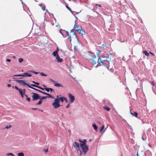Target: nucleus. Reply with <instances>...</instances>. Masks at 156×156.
<instances>
[{
	"label": "nucleus",
	"instance_id": "f704fd0d",
	"mask_svg": "<svg viewBox=\"0 0 156 156\" xmlns=\"http://www.w3.org/2000/svg\"><path fill=\"white\" fill-rule=\"evenodd\" d=\"M28 87H29V88H31V89H34V90H35V89H36V88H34V87H32L31 86H30L29 84L28 85Z\"/></svg>",
	"mask_w": 156,
	"mask_h": 156
},
{
	"label": "nucleus",
	"instance_id": "2f4dec72",
	"mask_svg": "<svg viewBox=\"0 0 156 156\" xmlns=\"http://www.w3.org/2000/svg\"><path fill=\"white\" fill-rule=\"evenodd\" d=\"M7 155H10L12 156H15L12 153H9L7 154Z\"/></svg>",
	"mask_w": 156,
	"mask_h": 156
},
{
	"label": "nucleus",
	"instance_id": "052dcab7",
	"mask_svg": "<svg viewBox=\"0 0 156 156\" xmlns=\"http://www.w3.org/2000/svg\"><path fill=\"white\" fill-rule=\"evenodd\" d=\"M96 5H98L99 7H101V5H100L96 4Z\"/></svg>",
	"mask_w": 156,
	"mask_h": 156
},
{
	"label": "nucleus",
	"instance_id": "37998d69",
	"mask_svg": "<svg viewBox=\"0 0 156 156\" xmlns=\"http://www.w3.org/2000/svg\"><path fill=\"white\" fill-rule=\"evenodd\" d=\"M15 88L17 90H19L20 89L17 86H15Z\"/></svg>",
	"mask_w": 156,
	"mask_h": 156
},
{
	"label": "nucleus",
	"instance_id": "72a5a7b5",
	"mask_svg": "<svg viewBox=\"0 0 156 156\" xmlns=\"http://www.w3.org/2000/svg\"><path fill=\"white\" fill-rule=\"evenodd\" d=\"M40 74L42 76H47V75L45 74H44L43 73H40Z\"/></svg>",
	"mask_w": 156,
	"mask_h": 156
},
{
	"label": "nucleus",
	"instance_id": "bf43d9fd",
	"mask_svg": "<svg viewBox=\"0 0 156 156\" xmlns=\"http://www.w3.org/2000/svg\"><path fill=\"white\" fill-rule=\"evenodd\" d=\"M25 96L26 97V98H28V95L26 94H25Z\"/></svg>",
	"mask_w": 156,
	"mask_h": 156
},
{
	"label": "nucleus",
	"instance_id": "6e6552de",
	"mask_svg": "<svg viewBox=\"0 0 156 156\" xmlns=\"http://www.w3.org/2000/svg\"><path fill=\"white\" fill-rule=\"evenodd\" d=\"M90 59L91 60V62L94 64H96L98 61V58H97L96 57L94 58H90Z\"/></svg>",
	"mask_w": 156,
	"mask_h": 156
},
{
	"label": "nucleus",
	"instance_id": "4c0bfd02",
	"mask_svg": "<svg viewBox=\"0 0 156 156\" xmlns=\"http://www.w3.org/2000/svg\"><path fill=\"white\" fill-rule=\"evenodd\" d=\"M66 33L67 36H69L70 38H71V36L69 35V32L68 31H66Z\"/></svg>",
	"mask_w": 156,
	"mask_h": 156
},
{
	"label": "nucleus",
	"instance_id": "20e7f679",
	"mask_svg": "<svg viewBox=\"0 0 156 156\" xmlns=\"http://www.w3.org/2000/svg\"><path fill=\"white\" fill-rule=\"evenodd\" d=\"M68 97L69 101V103H73L75 99V97L70 93H69Z\"/></svg>",
	"mask_w": 156,
	"mask_h": 156
},
{
	"label": "nucleus",
	"instance_id": "dca6fc26",
	"mask_svg": "<svg viewBox=\"0 0 156 156\" xmlns=\"http://www.w3.org/2000/svg\"><path fill=\"white\" fill-rule=\"evenodd\" d=\"M54 86L58 87H63V86L61 84L59 83H55Z\"/></svg>",
	"mask_w": 156,
	"mask_h": 156
},
{
	"label": "nucleus",
	"instance_id": "c756f323",
	"mask_svg": "<svg viewBox=\"0 0 156 156\" xmlns=\"http://www.w3.org/2000/svg\"><path fill=\"white\" fill-rule=\"evenodd\" d=\"M74 30H75V29H73L71 30L70 32H71V33H73L74 35H75L76 36V34H75V33L74 31Z\"/></svg>",
	"mask_w": 156,
	"mask_h": 156
},
{
	"label": "nucleus",
	"instance_id": "1a4fd4ad",
	"mask_svg": "<svg viewBox=\"0 0 156 156\" xmlns=\"http://www.w3.org/2000/svg\"><path fill=\"white\" fill-rule=\"evenodd\" d=\"M56 61L58 63L62 62L63 59L60 58L58 55H57L56 58Z\"/></svg>",
	"mask_w": 156,
	"mask_h": 156
},
{
	"label": "nucleus",
	"instance_id": "6e6d98bb",
	"mask_svg": "<svg viewBox=\"0 0 156 156\" xmlns=\"http://www.w3.org/2000/svg\"><path fill=\"white\" fill-rule=\"evenodd\" d=\"M50 90L51 92L52 91H54V90H53L52 89L50 88Z\"/></svg>",
	"mask_w": 156,
	"mask_h": 156
},
{
	"label": "nucleus",
	"instance_id": "f257e3e1",
	"mask_svg": "<svg viewBox=\"0 0 156 156\" xmlns=\"http://www.w3.org/2000/svg\"><path fill=\"white\" fill-rule=\"evenodd\" d=\"M97 62L100 66L105 65L107 66H108L109 63V62L107 60V58L105 57H98Z\"/></svg>",
	"mask_w": 156,
	"mask_h": 156
},
{
	"label": "nucleus",
	"instance_id": "49530a36",
	"mask_svg": "<svg viewBox=\"0 0 156 156\" xmlns=\"http://www.w3.org/2000/svg\"><path fill=\"white\" fill-rule=\"evenodd\" d=\"M151 84L153 86H154L155 85V83H154V82H151Z\"/></svg>",
	"mask_w": 156,
	"mask_h": 156
},
{
	"label": "nucleus",
	"instance_id": "9d476101",
	"mask_svg": "<svg viewBox=\"0 0 156 156\" xmlns=\"http://www.w3.org/2000/svg\"><path fill=\"white\" fill-rule=\"evenodd\" d=\"M130 114L133 116L136 117V118H138V113L132 111V110H130Z\"/></svg>",
	"mask_w": 156,
	"mask_h": 156
},
{
	"label": "nucleus",
	"instance_id": "2eb2a0df",
	"mask_svg": "<svg viewBox=\"0 0 156 156\" xmlns=\"http://www.w3.org/2000/svg\"><path fill=\"white\" fill-rule=\"evenodd\" d=\"M65 98V97H59V98H57L58 100L59 101V103H60V101H61L62 102H63L64 101V98Z\"/></svg>",
	"mask_w": 156,
	"mask_h": 156
},
{
	"label": "nucleus",
	"instance_id": "0e129e2a",
	"mask_svg": "<svg viewBox=\"0 0 156 156\" xmlns=\"http://www.w3.org/2000/svg\"><path fill=\"white\" fill-rule=\"evenodd\" d=\"M35 90H37V91H38V90H38L37 89H35Z\"/></svg>",
	"mask_w": 156,
	"mask_h": 156
},
{
	"label": "nucleus",
	"instance_id": "e2e57ef3",
	"mask_svg": "<svg viewBox=\"0 0 156 156\" xmlns=\"http://www.w3.org/2000/svg\"><path fill=\"white\" fill-rule=\"evenodd\" d=\"M150 53L151 54H152V55H154V54L152 53L151 52H150Z\"/></svg>",
	"mask_w": 156,
	"mask_h": 156
},
{
	"label": "nucleus",
	"instance_id": "aec40b11",
	"mask_svg": "<svg viewBox=\"0 0 156 156\" xmlns=\"http://www.w3.org/2000/svg\"><path fill=\"white\" fill-rule=\"evenodd\" d=\"M66 8L69 10L73 14V12L71 9L69 7L68 5H66Z\"/></svg>",
	"mask_w": 156,
	"mask_h": 156
},
{
	"label": "nucleus",
	"instance_id": "c9c22d12",
	"mask_svg": "<svg viewBox=\"0 0 156 156\" xmlns=\"http://www.w3.org/2000/svg\"><path fill=\"white\" fill-rule=\"evenodd\" d=\"M31 86L37 88H38V86L34 84H31Z\"/></svg>",
	"mask_w": 156,
	"mask_h": 156
},
{
	"label": "nucleus",
	"instance_id": "6ab92c4d",
	"mask_svg": "<svg viewBox=\"0 0 156 156\" xmlns=\"http://www.w3.org/2000/svg\"><path fill=\"white\" fill-rule=\"evenodd\" d=\"M48 98V96H43V97H40L39 98V99L42 100H44L47 98Z\"/></svg>",
	"mask_w": 156,
	"mask_h": 156
},
{
	"label": "nucleus",
	"instance_id": "4be33fe9",
	"mask_svg": "<svg viewBox=\"0 0 156 156\" xmlns=\"http://www.w3.org/2000/svg\"><path fill=\"white\" fill-rule=\"evenodd\" d=\"M104 108L108 111H109L110 110V109L109 107L106 106L104 107Z\"/></svg>",
	"mask_w": 156,
	"mask_h": 156
},
{
	"label": "nucleus",
	"instance_id": "bb28decb",
	"mask_svg": "<svg viewBox=\"0 0 156 156\" xmlns=\"http://www.w3.org/2000/svg\"><path fill=\"white\" fill-rule=\"evenodd\" d=\"M81 34L82 35H84L85 34V31L84 30H83L82 29H81Z\"/></svg>",
	"mask_w": 156,
	"mask_h": 156
},
{
	"label": "nucleus",
	"instance_id": "680f3d73",
	"mask_svg": "<svg viewBox=\"0 0 156 156\" xmlns=\"http://www.w3.org/2000/svg\"><path fill=\"white\" fill-rule=\"evenodd\" d=\"M32 109H33V110H36V109H37V108H32Z\"/></svg>",
	"mask_w": 156,
	"mask_h": 156
},
{
	"label": "nucleus",
	"instance_id": "09e8293b",
	"mask_svg": "<svg viewBox=\"0 0 156 156\" xmlns=\"http://www.w3.org/2000/svg\"><path fill=\"white\" fill-rule=\"evenodd\" d=\"M50 81H51L52 82H53V83H55V81H54V80H53L52 79H50Z\"/></svg>",
	"mask_w": 156,
	"mask_h": 156
},
{
	"label": "nucleus",
	"instance_id": "79ce46f5",
	"mask_svg": "<svg viewBox=\"0 0 156 156\" xmlns=\"http://www.w3.org/2000/svg\"><path fill=\"white\" fill-rule=\"evenodd\" d=\"M70 106L69 103L66 106V108H68Z\"/></svg>",
	"mask_w": 156,
	"mask_h": 156
},
{
	"label": "nucleus",
	"instance_id": "4468645a",
	"mask_svg": "<svg viewBox=\"0 0 156 156\" xmlns=\"http://www.w3.org/2000/svg\"><path fill=\"white\" fill-rule=\"evenodd\" d=\"M39 5L41 7L42 9L43 10H46V12H48V10L45 9V5H42V4H39Z\"/></svg>",
	"mask_w": 156,
	"mask_h": 156
},
{
	"label": "nucleus",
	"instance_id": "3c124183",
	"mask_svg": "<svg viewBox=\"0 0 156 156\" xmlns=\"http://www.w3.org/2000/svg\"><path fill=\"white\" fill-rule=\"evenodd\" d=\"M142 139L143 140H146V138H144L143 136H142Z\"/></svg>",
	"mask_w": 156,
	"mask_h": 156
},
{
	"label": "nucleus",
	"instance_id": "5701e85b",
	"mask_svg": "<svg viewBox=\"0 0 156 156\" xmlns=\"http://www.w3.org/2000/svg\"><path fill=\"white\" fill-rule=\"evenodd\" d=\"M18 156H24V154L23 152H20L18 154Z\"/></svg>",
	"mask_w": 156,
	"mask_h": 156
},
{
	"label": "nucleus",
	"instance_id": "69168bd1",
	"mask_svg": "<svg viewBox=\"0 0 156 156\" xmlns=\"http://www.w3.org/2000/svg\"><path fill=\"white\" fill-rule=\"evenodd\" d=\"M60 33L63 35V34L62 33V32H61V30H60Z\"/></svg>",
	"mask_w": 156,
	"mask_h": 156
},
{
	"label": "nucleus",
	"instance_id": "cd10ccee",
	"mask_svg": "<svg viewBox=\"0 0 156 156\" xmlns=\"http://www.w3.org/2000/svg\"><path fill=\"white\" fill-rule=\"evenodd\" d=\"M23 61V59L22 58H19L18 61L20 63H21Z\"/></svg>",
	"mask_w": 156,
	"mask_h": 156
},
{
	"label": "nucleus",
	"instance_id": "b1692460",
	"mask_svg": "<svg viewBox=\"0 0 156 156\" xmlns=\"http://www.w3.org/2000/svg\"><path fill=\"white\" fill-rule=\"evenodd\" d=\"M143 53L144 54L146 55L147 56H148L149 55V53H148L147 51H144Z\"/></svg>",
	"mask_w": 156,
	"mask_h": 156
},
{
	"label": "nucleus",
	"instance_id": "f8f14e48",
	"mask_svg": "<svg viewBox=\"0 0 156 156\" xmlns=\"http://www.w3.org/2000/svg\"><path fill=\"white\" fill-rule=\"evenodd\" d=\"M23 77H31L32 76L31 74H30L28 73L25 72L23 74Z\"/></svg>",
	"mask_w": 156,
	"mask_h": 156
},
{
	"label": "nucleus",
	"instance_id": "58836bf2",
	"mask_svg": "<svg viewBox=\"0 0 156 156\" xmlns=\"http://www.w3.org/2000/svg\"><path fill=\"white\" fill-rule=\"evenodd\" d=\"M32 82H33L34 83V84H37V85H39V83H38L36 82H35V81H32Z\"/></svg>",
	"mask_w": 156,
	"mask_h": 156
},
{
	"label": "nucleus",
	"instance_id": "a878e982",
	"mask_svg": "<svg viewBox=\"0 0 156 156\" xmlns=\"http://www.w3.org/2000/svg\"><path fill=\"white\" fill-rule=\"evenodd\" d=\"M28 72H31V73H34L36 74H37L39 73H38V72H34L32 70H30V71H28Z\"/></svg>",
	"mask_w": 156,
	"mask_h": 156
},
{
	"label": "nucleus",
	"instance_id": "39448f33",
	"mask_svg": "<svg viewBox=\"0 0 156 156\" xmlns=\"http://www.w3.org/2000/svg\"><path fill=\"white\" fill-rule=\"evenodd\" d=\"M32 94H33L32 96V100L33 101L39 99L40 98L39 95L37 94L34 93H32Z\"/></svg>",
	"mask_w": 156,
	"mask_h": 156
},
{
	"label": "nucleus",
	"instance_id": "393cba45",
	"mask_svg": "<svg viewBox=\"0 0 156 156\" xmlns=\"http://www.w3.org/2000/svg\"><path fill=\"white\" fill-rule=\"evenodd\" d=\"M44 86L45 87V89L48 92H49L50 91V88H47L45 86Z\"/></svg>",
	"mask_w": 156,
	"mask_h": 156
},
{
	"label": "nucleus",
	"instance_id": "13d9d810",
	"mask_svg": "<svg viewBox=\"0 0 156 156\" xmlns=\"http://www.w3.org/2000/svg\"><path fill=\"white\" fill-rule=\"evenodd\" d=\"M25 94H22V95H21V97H22V98H23V97H24V95H25Z\"/></svg>",
	"mask_w": 156,
	"mask_h": 156
},
{
	"label": "nucleus",
	"instance_id": "a18cd8bd",
	"mask_svg": "<svg viewBox=\"0 0 156 156\" xmlns=\"http://www.w3.org/2000/svg\"><path fill=\"white\" fill-rule=\"evenodd\" d=\"M81 141L83 142H84L85 143V144H86V140H81Z\"/></svg>",
	"mask_w": 156,
	"mask_h": 156
},
{
	"label": "nucleus",
	"instance_id": "ddd939ff",
	"mask_svg": "<svg viewBox=\"0 0 156 156\" xmlns=\"http://www.w3.org/2000/svg\"><path fill=\"white\" fill-rule=\"evenodd\" d=\"M19 92L21 95H22V94H25V89H23L22 90V89H20L19 90Z\"/></svg>",
	"mask_w": 156,
	"mask_h": 156
},
{
	"label": "nucleus",
	"instance_id": "a19ab883",
	"mask_svg": "<svg viewBox=\"0 0 156 156\" xmlns=\"http://www.w3.org/2000/svg\"><path fill=\"white\" fill-rule=\"evenodd\" d=\"M11 126H6L5 128H7V129H8L9 128L11 127Z\"/></svg>",
	"mask_w": 156,
	"mask_h": 156
},
{
	"label": "nucleus",
	"instance_id": "5fc2aeb1",
	"mask_svg": "<svg viewBox=\"0 0 156 156\" xmlns=\"http://www.w3.org/2000/svg\"><path fill=\"white\" fill-rule=\"evenodd\" d=\"M58 50H59V49H58V48L57 47V48L56 50H55V51H57V52H58Z\"/></svg>",
	"mask_w": 156,
	"mask_h": 156
},
{
	"label": "nucleus",
	"instance_id": "864d4df0",
	"mask_svg": "<svg viewBox=\"0 0 156 156\" xmlns=\"http://www.w3.org/2000/svg\"><path fill=\"white\" fill-rule=\"evenodd\" d=\"M7 86L8 87H9L11 86V85L10 84H8L7 85Z\"/></svg>",
	"mask_w": 156,
	"mask_h": 156
},
{
	"label": "nucleus",
	"instance_id": "0eeeda50",
	"mask_svg": "<svg viewBox=\"0 0 156 156\" xmlns=\"http://www.w3.org/2000/svg\"><path fill=\"white\" fill-rule=\"evenodd\" d=\"M16 81L22 85H26L28 86V84L25 83L23 80H16Z\"/></svg>",
	"mask_w": 156,
	"mask_h": 156
},
{
	"label": "nucleus",
	"instance_id": "8fccbe9b",
	"mask_svg": "<svg viewBox=\"0 0 156 156\" xmlns=\"http://www.w3.org/2000/svg\"><path fill=\"white\" fill-rule=\"evenodd\" d=\"M6 61L8 62H10L11 61V60L10 59H7Z\"/></svg>",
	"mask_w": 156,
	"mask_h": 156
},
{
	"label": "nucleus",
	"instance_id": "603ef678",
	"mask_svg": "<svg viewBox=\"0 0 156 156\" xmlns=\"http://www.w3.org/2000/svg\"><path fill=\"white\" fill-rule=\"evenodd\" d=\"M41 93L43 94H44V95H46V94H47V93L43 92V91H42L41 92Z\"/></svg>",
	"mask_w": 156,
	"mask_h": 156
},
{
	"label": "nucleus",
	"instance_id": "412c9836",
	"mask_svg": "<svg viewBox=\"0 0 156 156\" xmlns=\"http://www.w3.org/2000/svg\"><path fill=\"white\" fill-rule=\"evenodd\" d=\"M52 55H54V56H57L58 55V52H57V51H55L52 53Z\"/></svg>",
	"mask_w": 156,
	"mask_h": 156
},
{
	"label": "nucleus",
	"instance_id": "f3484780",
	"mask_svg": "<svg viewBox=\"0 0 156 156\" xmlns=\"http://www.w3.org/2000/svg\"><path fill=\"white\" fill-rule=\"evenodd\" d=\"M92 126L93 127L94 130L97 131L98 129V127L95 123H94L92 125Z\"/></svg>",
	"mask_w": 156,
	"mask_h": 156
},
{
	"label": "nucleus",
	"instance_id": "ea45409f",
	"mask_svg": "<svg viewBox=\"0 0 156 156\" xmlns=\"http://www.w3.org/2000/svg\"><path fill=\"white\" fill-rule=\"evenodd\" d=\"M46 95H47L48 96V98H52V96L51 94H48L47 93V94H46Z\"/></svg>",
	"mask_w": 156,
	"mask_h": 156
},
{
	"label": "nucleus",
	"instance_id": "774afa93",
	"mask_svg": "<svg viewBox=\"0 0 156 156\" xmlns=\"http://www.w3.org/2000/svg\"><path fill=\"white\" fill-rule=\"evenodd\" d=\"M56 97H57V98H59L58 97V95L56 96Z\"/></svg>",
	"mask_w": 156,
	"mask_h": 156
},
{
	"label": "nucleus",
	"instance_id": "423d86ee",
	"mask_svg": "<svg viewBox=\"0 0 156 156\" xmlns=\"http://www.w3.org/2000/svg\"><path fill=\"white\" fill-rule=\"evenodd\" d=\"M73 145L76 149L77 150H80V147L79 143H77L76 142H75L73 143Z\"/></svg>",
	"mask_w": 156,
	"mask_h": 156
},
{
	"label": "nucleus",
	"instance_id": "7c9ffc66",
	"mask_svg": "<svg viewBox=\"0 0 156 156\" xmlns=\"http://www.w3.org/2000/svg\"><path fill=\"white\" fill-rule=\"evenodd\" d=\"M42 102V101L40 100L36 104V105H41Z\"/></svg>",
	"mask_w": 156,
	"mask_h": 156
},
{
	"label": "nucleus",
	"instance_id": "9b49d317",
	"mask_svg": "<svg viewBox=\"0 0 156 156\" xmlns=\"http://www.w3.org/2000/svg\"><path fill=\"white\" fill-rule=\"evenodd\" d=\"M78 25H75L74 26V27L75 28V29L77 31L79 34H81V30L78 29H76V28H78Z\"/></svg>",
	"mask_w": 156,
	"mask_h": 156
},
{
	"label": "nucleus",
	"instance_id": "a211bd4d",
	"mask_svg": "<svg viewBox=\"0 0 156 156\" xmlns=\"http://www.w3.org/2000/svg\"><path fill=\"white\" fill-rule=\"evenodd\" d=\"M90 58H94L96 57L95 55L93 53H90L89 55Z\"/></svg>",
	"mask_w": 156,
	"mask_h": 156
},
{
	"label": "nucleus",
	"instance_id": "c03bdc74",
	"mask_svg": "<svg viewBox=\"0 0 156 156\" xmlns=\"http://www.w3.org/2000/svg\"><path fill=\"white\" fill-rule=\"evenodd\" d=\"M26 99H27V101H29H29H30V98H28H28H27Z\"/></svg>",
	"mask_w": 156,
	"mask_h": 156
},
{
	"label": "nucleus",
	"instance_id": "f03ea898",
	"mask_svg": "<svg viewBox=\"0 0 156 156\" xmlns=\"http://www.w3.org/2000/svg\"><path fill=\"white\" fill-rule=\"evenodd\" d=\"M79 141L80 143V147L81 148L83 152L85 154H86L88 150V146L86 144H85L84 142L81 141L80 139H79Z\"/></svg>",
	"mask_w": 156,
	"mask_h": 156
},
{
	"label": "nucleus",
	"instance_id": "c85d7f7f",
	"mask_svg": "<svg viewBox=\"0 0 156 156\" xmlns=\"http://www.w3.org/2000/svg\"><path fill=\"white\" fill-rule=\"evenodd\" d=\"M104 128V125H103V126L101 127V129H100V132H102V131H103Z\"/></svg>",
	"mask_w": 156,
	"mask_h": 156
},
{
	"label": "nucleus",
	"instance_id": "4d7b16f0",
	"mask_svg": "<svg viewBox=\"0 0 156 156\" xmlns=\"http://www.w3.org/2000/svg\"><path fill=\"white\" fill-rule=\"evenodd\" d=\"M44 151H45L46 153L48 151V149H47V150H45V149H44Z\"/></svg>",
	"mask_w": 156,
	"mask_h": 156
},
{
	"label": "nucleus",
	"instance_id": "7ed1b4c3",
	"mask_svg": "<svg viewBox=\"0 0 156 156\" xmlns=\"http://www.w3.org/2000/svg\"><path fill=\"white\" fill-rule=\"evenodd\" d=\"M53 108L55 109H57L59 107L60 105L59 104V101L57 98H55L54 101V102L52 104Z\"/></svg>",
	"mask_w": 156,
	"mask_h": 156
},
{
	"label": "nucleus",
	"instance_id": "e433bc0d",
	"mask_svg": "<svg viewBox=\"0 0 156 156\" xmlns=\"http://www.w3.org/2000/svg\"><path fill=\"white\" fill-rule=\"evenodd\" d=\"M38 88L40 89H41V90H44L45 89V88H42V87H40L39 86H38Z\"/></svg>",
	"mask_w": 156,
	"mask_h": 156
},
{
	"label": "nucleus",
	"instance_id": "473e14b6",
	"mask_svg": "<svg viewBox=\"0 0 156 156\" xmlns=\"http://www.w3.org/2000/svg\"><path fill=\"white\" fill-rule=\"evenodd\" d=\"M14 76H23V74H19L14 75Z\"/></svg>",
	"mask_w": 156,
	"mask_h": 156
},
{
	"label": "nucleus",
	"instance_id": "338daca9",
	"mask_svg": "<svg viewBox=\"0 0 156 156\" xmlns=\"http://www.w3.org/2000/svg\"><path fill=\"white\" fill-rule=\"evenodd\" d=\"M38 91L40 92H41H41H42V91H41L40 90H38Z\"/></svg>",
	"mask_w": 156,
	"mask_h": 156
},
{
	"label": "nucleus",
	"instance_id": "de8ad7c7",
	"mask_svg": "<svg viewBox=\"0 0 156 156\" xmlns=\"http://www.w3.org/2000/svg\"><path fill=\"white\" fill-rule=\"evenodd\" d=\"M64 100L66 101V103L68 102V101L67 100L66 98L65 97V98H64Z\"/></svg>",
	"mask_w": 156,
	"mask_h": 156
}]
</instances>
